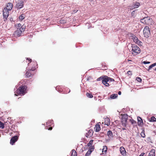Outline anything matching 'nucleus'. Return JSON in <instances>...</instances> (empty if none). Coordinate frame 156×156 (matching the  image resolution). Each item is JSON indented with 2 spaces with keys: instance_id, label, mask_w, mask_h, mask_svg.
<instances>
[{
  "instance_id": "a211bd4d",
  "label": "nucleus",
  "mask_w": 156,
  "mask_h": 156,
  "mask_svg": "<svg viewBox=\"0 0 156 156\" xmlns=\"http://www.w3.org/2000/svg\"><path fill=\"white\" fill-rule=\"evenodd\" d=\"M105 124L108 126L110 125V119L108 118H106L105 120Z\"/></svg>"
},
{
  "instance_id": "5701e85b",
  "label": "nucleus",
  "mask_w": 156,
  "mask_h": 156,
  "mask_svg": "<svg viewBox=\"0 0 156 156\" xmlns=\"http://www.w3.org/2000/svg\"><path fill=\"white\" fill-rule=\"evenodd\" d=\"M140 5V3L139 2H136L133 6V8L134 9L137 8Z\"/></svg>"
},
{
  "instance_id": "c85d7f7f",
  "label": "nucleus",
  "mask_w": 156,
  "mask_h": 156,
  "mask_svg": "<svg viewBox=\"0 0 156 156\" xmlns=\"http://www.w3.org/2000/svg\"><path fill=\"white\" fill-rule=\"evenodd\" d=\"M141 136L143 138H144L145 137V131L144 129L142 130V132L141 133Z\"/></svg>"
},
{
  "instance_id": "c756f323",
  "label": "nucleus",
  "mask_w": 156,
  "mask_h": 156,
  "mask_svg": "<svg viewBox=\"0 0 156 156\" xmlns=\"http://www.w3.org/2000/svg\"><path fill=\"white\" fill-rule=\"evenodd\" d=\"M86 95L89 98H92L93 97V95L91 93H87Z\"/></svg>"
},
{
  "instance_id": "72a5a7b5",
  "label": "nucleus",
  "mask_w": 156,
  "mask_h": 156,
  "mask_svg": "<svg viewBox=\"0 0 156 156\" xmlns=\"http://www.w3.org/2000/svg\"><path fill=\"white\" fill-rule=\"evenodd\" d=\"M122 122V126L123 127H126L127 125V122H123L122 121H121Z\"/></svg>"
},
{
  "instance_id": "20e7f679",
  "label": "nucleus",
  "mask_w": 156,
  "mask_h": 156,
  "mask_svg": "<svg viewBox=\"0 0 156 156\" xmlns=\"http://www.w3.org/2000/svg\"><path fill=\"white\" fill-rule=\"evenodd\" d=\"M140 22L147 25L151 24L152 20L149 17H146L140 20Z\"/></svg>"
},
{
  "instance_id": "a878e982",
  "label": "nucleus",
  "mask_w": 156,
  "mask_h": 156,
  "mask_svg": "<svg viewBox=\"0 0 156 156\" xmlns=\"http://www.w3.org/2000/svg\"><path fill=\"white\" fill-rule=\"evenodd\" d=\"M93 151V150L90 149L88 150L87 153L86 154L85 156H89V155L91 154L92 152Z\"/></svg>"
},
{
  "instance_id": "9b49d317",
  "label": "nucleus",
  "mask_w": 156,
  "mask_h": 156,
  "mask_svg": "<svg viewBox=\"0 0 156 156\" xmlns=\"http://www.w3.org/2000/svg\"><path fill=\"white\" fill-rule=\"evenodd\" d=\"M94 140H91L89 141V142L87 144V146L89 147L90 149L94 150V146L93 145Z\"/></svg>"
},
{
  "instance_id": "dca6fc26",
  "label": "nucleus",
  "mask_w": 156,
  "mask_h": 156,
  "mask_svg": "<svg viewBox=\"0 0 156 156\" xmlns=\"http://www.w3.org/2000/svg\"><path fill=\"white\" fill-rule=\"evenodd\" d=\"M127 115L126 114L123 115L122 117V121L123 122H127Z\"/></svg>"
},
{
  "instance_id": "a18cd8bd",
  "label": "nucleus",
  "mask_w": 156,
  "mask_h": 156,
  "mask_svg": "<svg viewBox=\"0 0 156 156\" xmlns=\"http://www.w3.org/2000/svg\"><path fill=\"white\" fill-rule=\"evenodd\" d=\"M52 127H49L48 129V130H52Z\"/></svg>"
},
{
  "instance_id": "2f4dec72",
  "label": "nucleus",
  "mask_w": 156,
  "mask_h": 156,
  "mask_svg": "<svg viewBox=\"0 0 156 156\" xmlns=\"http://www.w3.org/2000/svg\"><path fill=\"white\" fill-rule=\"evenodd\" d=\"M4 128V123L0 121V128L2 129H3Z\"/></svg>"
},
{
  "instance_id": "f3484780",
  "label": "nucleus",
  "mask_w": 156,
  "mask_h": 156,
  "mask_svg": "<svg viewBox=\"0 0 156 156\" xmlns=\"http://www.w3.org/2000/svg\"><path fill=\"white\" fill-rule=\"evenodd\" d=\"M138 124L140 126L143 124V121L142 119L140 117H137Z\"/></svg>"
},
{
  "instance_id": "9d476101",
  "label": "nucleus",
  "mask_w": 156,
  "mask_h": 156,
  "mask_svg": "<svg viewBox=\"0 0 156 156\" xmlns=\"http://www.w3.org/2000/svg\"><path fill=\"white\" fill-rule=\"evenodd\" d=\"M108 80L107 78L105 77V76H103V78L102 81V83L105 86L108 87L109 86V84L108 83Z\"/></svg>"
},
{
  "instance_id": "37998d69",
  "label": "nucleus",
  "mask_w": 156,
  "mask_h": 156,
  "mask_svg": "<svg viewBox=\"0 0 156 156\" xmlns=\"http://www.w3.org/2000/svg\"><path fill=\"white\" fill-rule=\"evenodd\" d=\"M27 59L29 61H30V62H32V60L31 58H27Z\"/></svg>"
},
{
  "instance_id": "09e8293b",
  "label": "nucleus",
  "mask_w": 156,
  "mask_h": 156,
  "mask_svg": "<svg viewBox=\"0 0 156 156\" xmlns=\"http://www.w3.org/2000/svg\"><path fill=\"white\" fill-rule=\"evenodd\" d=\"M153 64L154 65V66H156V62Z\"/></svg>"
},
{
  "instance_id": "58836bf2",
  "label": "nucleus",
  "mask_w": 156,
  "mask_h": 156,
  "mask_svg": "<svg viewBox=\"0 0 156 156\" xmlns=\"http://www.w3.org/2000/svg\"><path fill=\"white\" fill-rule=\"evenodd\" d=\"M154 67V65H153V64H152L149 67V68H148V69L147 70L148 71H149L151 68H152V67Z\"/></svg>"
},
{
  "instance_id": "b1692460",
  "label": "nucleus",
  "mask_w": 156,
  "mask_h": 156,
  "mask_svg": "<svg viewBox=\"0 0 156 156\" xmlns=\"http://www.w3.org/2000/svg\"><path fill=\"white\" fill-rule=\"evenodd\" d=\"M108 149L107 147L105 146H104L103 147V148L102 149V152L104 153H106Z\"/></svg>"
},
{
  "instance_id": "f257e3e1",
  "label": "nucleus",
  "mask_w": 156,
  "mask_h": 156,
  "mask_svg": "<svg viewBox=\"0 0 156 156\" xmlns=\"http://www.w3.org/2000/svg\"><path fill=\"white\" fill-rule=\"evenodd\" d=\"M27 87L26 86L21 85L17 89L16 93L15 94V95L16 96L18 94L23 95L26 93V90Z\"/></svg>"
},
{
  "instance_id": "f8f14e48",
  "label": "nucleus",
  "mask_w": 156,
  "mask_h": 156,
  "mask_svg": "<svg viewBox=\"0 0 156 156\" xmlns=\"http://www.w3.org/2000/svg\"><path fill=\"white\" fill-rule=\"evenodd\" d=\"M120 151L121 153L123 156H126V152L124 147H120Z\"/></svg>"
},
{
  "instance_id": "e433bc0d",
  "label": "nucleus",
  "mask_w": 156,
  "mask_h": 156,
  "mask_svg": "<svg viewBox=\"0 0 156 156\" xmlns=\"http://www.w3.org/2000/svg\"><path fill=\"white\" fill-rule=\"evenodd\" d=\"M136 80H137L138 82H141L142 81V79H141L138 77H137L136 78Z\"/></svg>"
},
{
  "instance_id": "7c9ffc66",
  "label": "nucleus",
  "mask_w": 156,
  "mask_h": 156,
  "mask_svg": "<svg viewBox=\"0 0 156 156\" xmlns=\"http://www.w3.org/2000/svg\"><path fill=\"white\" fill-rule=\"evenodd\" d=\"M150 121L152 122H156V118L154 116L152 117L151 118Z\"/></svg>"
},
{
  "instance_id": "393cba45",
  "label": "nucleus",
  "mask_w": 156,
  "mask_h": 156,
  "mask_svg": "<svg viewBox=\"0 0 156 156\" xmlns=\"http://www.w3.org/2000/svg\"><path fill=\"white\" fill-rule=\"evenodd\" d=\"M71 156H77V153L75 150L73 149L72 150Z\"/></svg>"
},
{
  "instance_id": "0eeeda50",
  "label": "nucleus",
  "mask_w": 156,
  "mask_h": 156,
  "mask_svg": "<svg viewBox=\"0 0 156 156\" xmlns=\"http://www.w3.org/2000/svg\"><path fill=\"white\" fill-rule=\"evenodd\" d=\"M37 63L36 62H33L30 64V63H28L29 66H31V68L29 69L30 70L34 71L36 69V66H37Z\"/></svg>"
},
{
  "instance_id": "6e6552de",
  "label": "nucleus",
  "mask_w": 156,
  "mask_h": 156,
  "mask_svg": "<svg viewBox=\"0 0 156 156\" xmlns=\"http://www.w3.org/2000/svg\"><path fill=\"white\" fill-rule=\"evenodd\" d=\"M24 6V2L22 0L19 1V2L16 4V8L17 9H20L23 8Z\"/></svg>"
},
{
  "instance_id": "4be33fe9",
  "label": "nucleus",
  "mask_w": 156,
  "mask_h": 156,
  "mask_svg": "<svg viewBox=\"0 0 156 156\" xmlns=\"http://www.w3.org/2000/svg\"><path fill=\"white\" fill-rule=\"evenodd\" d=\"M105 77L107 78L109 83H110L111 82H113L115 81V80L109 77L106 76H105Z\"/></svg>"
},
{
  "instance_id": "ddd939ff",
  "label": "nucleus",
  "mask_w": 156,
  "mask_h": 156,
  "mask_svg": "<svg viewBox=\"0 0 156 156\" xmlns=\"http://www.w3.org/2000/svg\"><path fill=\"white\" fill-rule=\"evenodd\" d=\"M93 132L92 130L90 129L86 133V136L87 137H91L93 135Z\"/></svg>"
},
{
  "instance_id": "4c0bfd02",
  "label": "nucleus",
  "mask_w": 156,
  "mask_h": 156,
  "mask_svg": "<svg viewBox=\"0 0 156 156\" xmlns=\"http://www.w3.org/2000/svg\"><path fill=\"white\" fill-rule=\"evenodd\" d=\"M133 41L134 42H135V43L136 42V41H138V40L137 37H133Z\"/></svg>"
},
{
  "instance_id": "412c9836",
  "label": "nucleus",
  "mask_w": 156,
  "mask_h": 156,
  "mask_svg": "<svg viewBox=\"0 0 156 156\" xmlns=\"http://www.w3.org/2000/svg\"><path fill=\"white\" fill-rule=\"evenodd\" d=\"M107 135L109 138H112L113 137V134L111 130L108 131Z\"/></svg>"
},
{
  "instance_id": "6ab92c4d",
  "label": "nucleus",
  "mask_w": 156,
  "mask_h": 156,
  "mask_svg": "<svg viewBox=\"0 0 156 156\" xmlns=\"http://www.w3.org/2000/svg\"><path fill=\"white\" fill-rule=\"evenodd\" d=\"M30 71H30L28 70L25 73V75L27 77L32 76L33 75V74L31 73Z\"/></svg>"
},
{
  "instance_id": "3c124183",
  "label": "nucleus",
  "mask_w": 156,
  "mask_h": 156,
  "mask_svg": "<svg viewBox=\"0 0 156 156\" xmlns=\"http://www.w3.org/2000/svg\"><path fill=\"white\" fill-rule=\"evenodd\" d=\"M154 70L156 71V68Z\"/></svg>"
},
{
  "instance_id": "1a4fd4ad",
  "label": "nucleus",
  "mask_w": 156,
  "mask_h": 156,
  "mask_svg": "<svg viewBox=\"0 0 156 156\" xmlns=\"http://www.w3.org/2000/svg\"><path fill=\"white\" fill-rule=\"evenodd\" d=\"M18 136H15L12 137L10 140V143L11 145H13L14 143L18 140Z\"/></svg>"
},
{
  "instance_id": "423d86ee",
  "label": "nucleus",
  "mask_w": 156,
  "mask_h": 156,
  "mask_svg": "<svg viewBox=\"0 0 156 156\" xmlns=\"http://www.w3.org/2000/svg\"><path fill=\"white\" fill-rule=\"evenodd\" d=\"M9 10L5 8L4 9L3 11V14L4 21H5L6 20L7 18L8 17L9 13Z\"/></svg>"
},
{
  "instance_id": "ea45409f",
  "label": "nucleus",
  "mask_w": 156,
  "mask_h": 156,
  "mask_svg": "<svg viewBox=\"0 0 156 156\" xmlns=\"http://www.w3.org/2000/svg\"><path fill=\"white\" fill-rule=\"evenodd\" d=\"M103 76H101L100 77L98 78L97 79V80H101L102 81V80H103Z\"/></svg>"
},
{
  "instance_id": "bb28decb",
  "label": "nucleus",
  "mask_w": 156,
  "mask_h": 156,
  "mask_svg": "<svg viewBox=\"0 0 156 156\" xmlns=\"http://www.w3.org/2000/svg\"><path fill=\"white\" fill-rule=\"evenodd\" d=\"M25 15L24 14H23L20 15L19 17V20L20 21H22L25 18Z\"/></svg>"
},
{
  "instance_id": "8fccbe9b",
  "label": "nucleus",
  "mask_w": 156,
  "mask_h": 156,
  "mask_svg": "<svg viewBox=\"0 0 156 156\" xmlns=\"http://www.w3.org/2000/svg\"><path fill=\"white\" fill-rule=\"evenodd\" d=\"M77 11H78L77 10H76L74 11L75 12H77Z\"/></svg>"
},
{
  "instance_id": "4468645a",
  "label": "nucleus",
  "mask_w": 156,
  "mask_h": 156,
  "mask_svg": "<svg viewBox=\"0 0 156 156\" xmlns=\"http://www.w3.org/2000/svg\"><path fill=\"white\" fill-rule=\"evenodd\" d=\"M13 4L12 3H9L7 4L6 7L5 8V9H7V10L10 11L11 10L12 8Z\"/></svg>"
},
{
  "instance_id": "7ed1b4c3",
  "label": "nucleus",
  "mask_w": 156,
  "mask_h": 156,
  "mask_svg": "<svg viewBox=\"0 0 156 156\" xmlns=\"http://www.w3.org/2000/svg\"><path fill=\"white\" fill-rule=\"evenodd\" d=\"M26 26L23 25L20 28H17V30L15 31L14 35L16 36H20L23 32H24Z\"/></svg>"
},
{
  "instance_id": "473e14b6",
  "label": "nucleus",
  "mask_w": 156,
  "mask_h": 156,
  "mask_svg": "<svg viewBox=\"0 0 156 156\" xmlns=\"http://www.w3.org/2000/svg\"><path fill=\"white\" fill-rule=\"evenodd\" d=\"M136 43L139 45L142 46V43L141 41H140L139 40H138L137 41H136Z\"/></svg>"
},
{
  "instance_id": "f03ea898",
  "label": "nucleus",
  "mask_w": 156,
  "mask_h": 156,
  "mask_svg": "<svg viewBox=\"0 0 156 156\" xmlns=\"http://www.w3.org/2000/svg\"><path fill=\"white\" fill-rule=\"evenodd\" d=\"M132 54L134 55H136L140 53V49L137 46L135 45H132Z\"/></svg>"
},
{
  "instance_id": "39448f33",
  "label": "nucleus",
  "mask_w": 156,
  "mask_h": 156,
  "mask_svg": "<svg viewBox=\"0 0 156 156\" xmlns=\"http://www.w3.org/2000/svg\"><path fill=\"white\" fill-rule=\"evenodd\" d=\"M143 32L144 37L147 38H148L150 35V30L148 26H146L145 27Z\"/></svg>"
},
{
  "instance_id": "2eb2a0df",
  "label": "nucleus",
  "mask_w": 156,
  "mask_h": 156,
  "mask_svg": "<svg viewBox=\"0 0 156 156\" xmlns=\"http://www.w3.org/2000/svg\"><path fill=\"white\" fill-rule=\"evenodd\" d=\"M99 123L100 124L101 123L99 122L97 124H96L94 128V129L96 132H99L101 130L100 124H99Z\"/></svg>"
},
{
  "instance_id": "a19ab883",
  "label": "nucleus",
  "mask_w": 156,
  "mask_h": 156,
  "mask_svg": "<svg viewBox=\"0 0 156 156\" xmlns=\"http://www.w3.org/2000/svg\"><path fill=\"white\" fill-rule=\"evenodd\" d=\"M143 62L145 64H149L150 63V62H147L146 61H144Z\"/></svg>"
},
{
  "instance_id": "c9c22d12",
  "label": "nucleus",
  "mask_w": 156,
  "mask_h": 156,
  "mask_svg": "<svg viewBox=\"0 0 156 156\" xmlns=\"http://www.w3.org/2000/svg\"><path fill=\"white\" fill-rule=\"evenodd\" d=\"M130 121L132 124H135L136 123V121L133 119H130Z\"/></svg>"
},
{
  "instance_id": "f704fd0d",
  "label": "nucleus",
  "mask_w": 156,
  "mask_h": 156,
  "mask_svg": "<svg viewBox=\"0 0 156 156\" xmlns=\"http://www.w3.org/2000/svg\"><path fill=\"white\" fill-rule=\"evenodd\" d=\"M22 26L21 24L20 23L16 24V27L17 28H20Z\"/></svg>"
},
{
  "instance_id": "aec40b11",
  "label": "nucleus",
  "mask_w": 156,
  "mask_h": 156,
  "mask_svg": "<svg viewBox=\"0 0 156 156\" xmlns=\"http://www.w3.org/2000/svg\"><path fill=\"white\" fill-rule=\"evenodd\" d=\"M148 156H155V150L154 149L151 150Z\"/></svg>"
},
{
  "instance_id": "49530a36",
  "label": "nucleus",
  "mask_w": 156,
  "mask_h": 156,
  "mask_svg": "<svg viewBox=\"0 0 156 156\" xmlns=\"http://www.w3.org/2000/svg\"><path fill=\"white\" fill-rule=\"evenodd\" d=\"M125 127H123L122 128V129L123 130H126V129L125 128Z\"/></svg>"
},
{
  "instance_id": "de8ad7c7",
  "label": "nucleus",
  "mask_w": 156,
  "mask_h": 156,
  "mask_svg": "<svg viewBox=\"0 0 156 156\" xmlns=\"http://www.w3.org/2000/svg\"><path fill=\"white\" fill-rule=\"evenodd\" d=\"M118 94L119 95H121V92L120 91H119L118 92Z\"/></svg>"
},
{
  "instance_id": "cd10ccee",
  "label": "nucleus",
  "mask_w": 156,
  "mask_h": 156,
  "mask_svg": "<svg viewBox=\"0 0 156 156\" xmlns=\"http://www.w3.org/2000/svg\"><path fill=\"white\" fill-rule=\"evenodd\" d=\"M118 97V95L117 94H113L110 96V98L111 99H115Z\"/></svg>"
},
{
  "instance_id": "c03bdc74",
  "label": "nucleus",
  "mask_w": 156,
  "mask_h": 156,
  "mask_svg": "<svg viewBox=\"0 0 156 156\" xmlns=\"http://www.w3.org/2000/svg\"><path fill=\"white\" fill-rule=\"evenodd\" d=\"M145 153H142L139 156H144V155Z\"/></svg>"
},
{
  "instance_id": "79ce46f5",
  "label": "nucleus",
  "mask_w": 156,
  "mask_h": 156,
  "mask_svg": "<svg viewBox=\"0 0 156 156\" xmlns=\"http://www.w3.org/2000/svg\"><path fill=\"white\" fill-rule=\"evenodd\" d=\"M128 74L129 75H132V71H129L127 72Z\"/></svg>"
}]
</instances>
